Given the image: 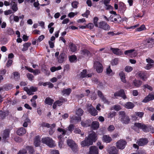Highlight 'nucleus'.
<instances>
[{"label":"nucleus","instance_id":"1","mask_svg":"<svg viewBox=\"0 0 154 154\" xmlns=\"http://www.w3.org/2000/svg\"><path fill=\"white\" fill-rule=\"evenodd\" d=\"M119 118L120 121L123 124H127L130 122L129 117L126 115L124 111H120L119 112Z\"/></svg>","mask_w":154,"mask_h":154},{"label":"nucleus","instance_id":"2","mask_svg":"<svg viewBox=\"0 0 154 154\" xmlns=\"http://www.w3.org/2000/svg\"><path fill=\"white\" fill-rule=\"evenodd\" d=\"M42 143L45 144L50 147L54 146V142L52 138L49 137H45L42 138L41 140Z\"/></svg>","mask_w":154,"mask_h":154},{"label":"nucleus","instance_id":"3","mask_svg":"<svg viewBox=\"0 0 154 154\" xmlns=\"http://www.w3.org/2000/svg\"><path fill=\"white\" fill-rule=\"evenodd\" d=\"M134 125L138 128L141 129L143 131L145 132L151 131L152 128V127L149 125H146L143 123H135L134 124Z\"/></svg>","mask_w":154,"mask_h":154},{"label":"nucleus","instance_id":"4","mask_svg":"<svg viewBox=\"0 0 154 154\" xmlns=\"http://www.w3.org/2000/svg\"><path fill=\"white\" fill-rule=\"evenodd\" d=\"M124 54L131 57H135L137 54V51L134 49L126 50L124 52Z\"/></svg>","mask_w":154,"mask_h":154},{"label":"nucleus","instance_id":"5","mask_svg":"<svg viewBox=\"0 0 154 154\" xmlns=\"http://www.w3.org/2000/svg\"><path fill=\"white\" fill-rule=\"evenodd\" d=\"M144 45L146 48H152L154 46V38H149L146 39Z\"/></svg>","mask_w":154,"mask_h":154},{"label":"nucleus","instance_id":"6","mask_svg":"<svg viewBox=\"0 0 154 154\" xmlns=\"http://www.w3.org/2000/svg\"><path fill=\"white\" fill-rule=\"evenodd\" d=\"M87 71L86 69L83 70L82 71L77 75L78 78H83L85 77L89 78L92 76V74H87Z\"/></svg>","mask_w":154,"mask_h":154},{"label":"nucleus","instance_id":"7","mask_svg":"<svg viewBox=\"0 0 154 154\" xmlns=\"http://www.w3.org/2000/svg\"><path fill=\"white\" fill-rule=\"evenodd\" d=\"M127 143L126 141L123 140H120L118 141L116 143L117 147L120 149H123Z\"/></svg>","mask_w":154,"mask_h":154},{"label":"nucleus","instance_id":"8","mask_svg":"<svg viewBox=\"0 0 154 154\" xmlns=\"http://www.w3.org/2000/svg\"><path fill=\"white\" fill-rule=\"evenodd\" d=\"M98 27L106 31H108L110 29L109 26L107 23L104 21L99 22Z\"/></svg>","mask_w":154,"mask_h":154},{"label":"nucleus","instance_id":"9","mask_svg":"<svg viewBox=\"0 0 154 154\" xmlns=\"http://www.w3.org/2000/svg\"><path fill=\"white\" fill-rule=\"evenodd\" d=\"M93 144L92 141L87 137H86L84 140L82 141L81 144L82 146H89Z\"/></svg>","mask_w":154,"mask_h":154},{"label":"nucleus","instance_id":"10","mask_svg":"<svg viewBox=\"0 0 154 154\" xmlns=\"http://www.w3.org/2000/svg\"><path fill=\"white\" fill-rule=\"evenodd\" d=\"M87 109L89 112L93 116H95L97 114V111L91 104L87 105Z\"/></svg>","mask_w":154,"mask_h":154},{"label":"nucleus","instance_id":"11","mask_svg":"<svg viewBox=\"0 0 154 154\" xmlns=\"http://www.w3.org/2000/svg\"><path fill=\"white\" fill-rule=\"evenodd\" d=\"M57 130L58 132L57 138L59 139H61L66 134L67 132L66 130L60 128H58Z\"/></svg>","mask_w":154,"mask_h":154},{"label":"nucleus","instance_id":"12","mask_svg":"<svg viewBox=\"0 0 154 154\" xmlns=\"http://www.w3.org/2000/svg\"><path fill=\"white\" fill-rule=\"evenodd\" d=\"M114 96L115 97H121L124 99L126 98V96L125 95V93L123 89H121L120 91L116 92L114 94Z\"/></svg>","mask_w":154,"mask_h":154},{"label":"nucleus","instance_id":"13","mask_svg":"<svg viewBox=\"0 0 154 154\" xmlns=\"http://www.w3.org/2000/svg\"><path fill=\"white\" fill-rule=\"evenodd\" d=\"M107 151L109 154H118V150L114 146H109L107 149Z\"/></svg>","mask_w":154,"mask_h":154},{"label":"nucleus","instance_id":"14","mask_svg":"<svg viewBox=\"0 0 154 154\" xmlns=\"http://www.w3.org/2000/svg\"><path fill=\"white\" fill-rule=\"evenodd\" d=\"M94 66L96 71L98 73L101 72L103 70L102 65L99 62H96L94 63Z\"/></svg>","mask_w":154,"mask_h":154},{"label":"nucleus","instance_id":"15","mask_svg":"<svg viewBox=\"0 0 154 154\" xmlns=\"http://www.w3.org/2000/svg\"><path fill=\"white\" fill-rule=\"evenodd\" d=\"M87 137L89 140H91L92 143L93 142H95L97 139V134L94 131L92 132Z\"/></svg>","mask_w":154,"mask_h":154},{"label":"nucleus","instance_id":"16","mask_svg":"<svg viewBox=\"0 0 154 154\" xmlns=\"http://www.w3.org/2000/svg\"><path fill=\"white\" fill-rule=\"evenodd\" d=\"M148 140L147 138H141L139 139L137 142V144L139 146H144L147 144Z\"/></svg>","mask_w":154,"mask_h":154},{"label":"nucleus","instance_id":"17","mask_svg":"<svg viewBox=\"0 0 154 154\" xmlns=\"http://www.w3.org/2000/svg\"><path fill=\"white\" fill-rule=\"evenodd\" d=\"M153 99H154V94H149L143 100L142 102L146 103Z\"/></svg>","mask_w":154,"mask_h":154},{"label":"nucleus","instance_id":"18","mask_svg":"<svg viewBox=\"0 0 154 154\" xmlns=\"http://www.w3.org/2000/svg\"><path fill=\"white\" fill-rule=\"evenodd\" d=\"M67 144L68 145L72 148L74 149L76 147V144L72 140L69 139L67 140Z\"/></svg>","mask_w":154,"mask_h":154},{"label":"nucleus","instance_id":"19","mask_svg":"<svg viewBox=\"0 0 154 154\" xmlns=\"http://www.w3.org/2000/svg\"><path fill=\"white\" fill-rule=\"evenodd\" d=\"M90 154H98V149L95 146H91L90 148Z\"/></svg>","mask_w":154,"mask_h":154},{"label":"nucleus","instance_id":"20","mask_svg":"<svg viewBox=\"0 0 154 154\" xmlns=\"http://www.w3.org/2000/svg\"><path fill=\"white\" fill-rule=\"evenodd\" d=\"M9 131L8 130H5L2 135V140L5 141L9 137Z\"/></svg>","mask_w":154,"mask_h":154},{"label":"nucleus","instance_id":"21","mask_svg":"<svg viewBox=\"0 0 154 154\" xmlns=\"http://www.w3.org/2000/svg\"><path fill=\"white\" fill-rule=\"evenodd\" d=\"M70 122L72 123H75L80 121L81 119L80 116L77 117L74 115H72L70 116Z\"/></svg>","mask_w":154,"mask_h":154},{"label":"nucleus","instance_id":"22","mask_svg":"<svg viewBox=\"0 0 154 154\" xmlns=\"http://www.w3.org/2000/svg\"><path fill=\"white\" fill-rule=\"evenodd\" d=\"M72 89L70 88H68L67 89L64 88L62 91L61 93L63 95H65L67 96H69V95L72 91Z\"/></svg>","mask_w":154,"mask_h":154},{"label":"nucleus","instance_id":"23","mask_svg":"<svg viewBox=\"0 0 154 154\" xmlns=\"http://www.w3.org/2000/svg\"><path fill=\"white\" fill-rule=\"evenodd\" d=\"M110 50L112 51L114 54L116 55H121L122 54V52L118 48H113L111 47L110 48Z\"/></svg>","mask_w":154,"mask_h":154},{"label":"nucleus","instance_id":"24","mask_svg":"<svg viewBox=\"0 0 154 154\" xmlns=\"http://www.w3.org/2000/svg\"><path fill=\"white\" fill-rule=\"evenodd\" d=\"M26 133V130L25 128L21 127L17 130V134L20 136H22Z\"/></svg>","mask_w":154,"mask_h":154},{"label":"nucleus","instance_id":"25","mask_svg":"<svg viewBox=\"0 0 154 154\" xmlns=\"http://www.w3.org/2000/svg\"><path fill=\"white\" fill-rule=\"evenodd\" d=\"M102 139L103 142L106 143H109L112 141L111 138L106 135H103Z\"/></svg>","mask_w":154,"mask_h":154},{"label":"nucleus","instance_id":"26","mask_svg":"<svg viewBox=\"0 0 154 154\" xmlns=\"http://www.w3.org/2000/svg\"><path fill=\"white\" fill-rule=\"evenodd\" d=\"M11 8L14 11V12L17 11L18 10V8L17 4L15 2H11Z\"/></svg>","mask_w":154,"mask_h":154},{"label":"nucleus","instance_id":"27","mask_svg":"<svg viewBox=\"0 0 154 154\" xmlns=\"http://www.w3.org/2000/svg\"><path fill=\"white\" fill-rule=\"evenodd\" d=\"M40 142V138L39 136H36L34 139V144L36 147L39 146Z\"/></svg>","mask_w":154,"mask_h":154},{"label":"nucleus","instance_id":"28","mask_svg":"<svg viewBox=\"0 0 154 154\" xmlns=\"http://www.w3.org/2000/svg\"><path fill=\"white\" fill-rule=\"evenodd\" d=\"M54 101V100L49 97H47L45 100V104L49 105H51Z\"/></svg>","mask_w":154,"mask_h":154},{"label":"nucleus","instance_id":"29","mask_svg":"<svg viewBox=\"0 0 154 154\" xmlns=\"http://www.w3.org/2000/svg\"><path fill=\"white\" fill-rule=\"evenodd\" d=\"M91 122V120H89L84 121H82L81 122V124L82 126L87 127L90 125Z\"/></svg>","mask_w":154,"mask_h":154},{"label":"nucleus","instance_id":"30","mask_svg":"<svg viewBox=\"0 0 154 154\" xmlns=\"http://www.w3.org/2000/svg\"><path fill=\"white\" fill-rule=\"evenodd\" d=\"M65 54L64 53L60 54L58 57L57 58L58 62L60 63H62L64 60Z\"/></svg>","mask_w":154,"mask_h":154},{"label":"nucleus","instance_id":"31","mask_svg":"<svg viewBox=\"0 0 154 154\" xmlns=\"http://www.w3.org/2000/svg\"><path fill=\"white\" fill-rule=\"evenodd\" d=\"M139 77L143 80L145 81L146 79V73L142 71L138 73Z\"/></svg>","mask_w":154,"mask_h":154},{"label":"nucleus","instance_id":"32","mask_svg":"<svg viewBox=\"0 0 154 154\" xmlns=\"http://www.w3.org/2000/svg\"><path fill=\"white\" fill-rule=\"evenodd\" d=\"M134 104L131 102H128L125 105V107L128 109H132L134 107Z\"/></svg>","mask_w":154,"mask_h":154},{"label":"nucleus","instance_id":"33","mask_svg":"<svg viewBox=\"0 0 154 154\" xmlns=\"http://www.w3.org/2000/svg\"><path fill=\"white\" fill-rule=\"evenodd\" d=\"M119 75L122 81L124 83L126 82L125 79V75L123 72H121L119 73Z\"/></svg>","mask_w":154,"mask_h":154},{"label":"nucleus","instance_id":"34","mask_svg":"<svg viewBox=\"0 0 154 154\" xmlns=\"http://www.w3.org/2000/svg\"><path fill=\"white\" fill-rule=\"evenodd\" d=\"M133 82L134 86L137 87H139L142 84V82L138 80H135Z\"/></svg>","mask_w":154,"mask_h":154},{"label":"nucleus","instance_id":"35","mask_svg":"<svg viewBox=\"0 0 154 154\" xmlns=\"http://www.w3.org/2000/svg\"><path fill=\"white\" fill-rule=\"evenodd\" d=\"M31 45V43L29 42L26 43L23 45V48L22 49L23 51H25L28 49V47Z\"/></svg>","mask_w":154,"mask_h":154},{"label":"nucleus","instance_id":"36","mask_svg":"<svg viewBox=\"0 0 154 154\" xmlns=\"http://www.w3.org/2000/svg\"><path fill=\"white\" fill-rule=\"evenodd\" d=\"M69 47L71 51L72 52H75L77 50V47L76 45L73 43H70L69 45Z\"/></svg>","mask_w":154,"mask_h":154},{"label":"nucleus","instance_id":"37","mask_svg":"<svg viewBox=\"0 0 154 154\" xmlns=\"http://www.w3.org/2000/svg\"><path fill=\"white\" fill-rule=\"evenodd\" d=\"M91 125L94 129H97L99 127V124L97 122L94 121L92 122Z\"/></svg>","mask_w":154,"mask_h":154},{"label":"nucleus","instance_id":"38","mask_svg":"<svg viewBox=\"0 0 154 154\" xmlns=\"http://www.w3.org/2000/svg\"><path fill=\"white\" fill-rule=\"evenodd\" d=\"M116 16L115 15H111L110 17L108 18V20L112 22H116L117 21V19L116 18Z\"/></svg>","mask_w":154,"mask_h":154},{"label":"nucleus","instance_id":"39","mask_svg":"<svg viewBox=\"0 0 154 154\" xmlns=\"http://www.w3.org/2000/svg\"><path fill=\"white\" fill-rule=\"evenodd\" d=\"M74 132L75 134H81L82 136H83L84 133H81V130L78 128H75L74 129Z\"/></svg>","mask_w":154,"mask_h":154},{"label":"nucleus","instance_id":"40","mask_svg":"<svg viewBox=\"0 0 154 154\" xmlns=\"http://www.w3.org/2000/svg\"><path fill=\"white\" fill-rule=\"evenodd\" d=\"M62 67L60 66L57 67L53 66L51 68L50 70L52 72H54L56 70H60L62 69Z\"/></svg>","mask_w":154,"mask_h":154},{"label":"nucleus","instance_id":"41","mask_svg":"<svg viewBox=\"0 0 154 154\" xmlns=\"http://www.w3.org/2000/svg\"><path fill=\"white\" fill-rule=\"evenodd\" d=\"M83 112L84 111L82 109L79 108L76 111V114L78 116L80 117L82 115Z\"/></svg>","mask_w":154,"mask_h":154},{"label":"nucleus","instance_id":"42","mask_svg":"<svg viewBox=\"0 0 154 154\" xmlns=\"http://www.w3.org/2000/svg\"><path fill=\"white\" fill-rule=\"evenodd\" d=\"M81 54L82 55L88 56L89 53V51L86 49H83L81 51Z\"/></svg>","mask_w":154,"mask_h":154},{"label":"nucleus","instance_id":"43","mask_svg":"<svg viewBox=\"0 0 154 154\" xmlns=\"http://www.w3.org/2000/svg\"><path fill=\"white\" fill-rule=\"evenodd\" d=\"M30 122V120L28 118H27L24 120V122L23 124V126L25 127H26L28 126V124Z\"/></svg>","mask_w":154,"mask_h":154},{"label":"nucleus","instance_id":"44","mask_svg":"<svg viewBox=\"0 0 154 154\" xmlns=\"http://www.w3.org/2000/svg\"><path fill=\"white\" fill-rule=\"evenodd\" d=\"M79 4V2L77 1H74L72 2L71 3L72 7L74 8H76L78 7V5Z\"/></svg>","mask_w":154,"mask_h":154},{"label":"nucleus","instance_id":"45","mask_svg":"<svg viewBox=\"0 0 154 154\" xmlns=\"http://www.w3.org/2000/svg\"><path fill=\"white\" fill-rule=\"evenodd\" d=\"M6 114L5 112L2 111H0V119H3L6 116Z\"/></svg>","mask_w":154,"mask_h":154},{"label":"nucleus","instance_id":"46","mask_svg":"<svg viewBox=\"0 0 154 154\" xmlns=\"http://www.w3.org/2000/svg\"><path fill=\"white\" fill-rule=\"evenodd\" d=\"M98 20V17H95L94 18L93 20V23L95 25V26L96 27H97L98 26V24H97V21Z\"/></svg>","mask_w":154,"mask_h":154},{"label":"nucleus","instance_id":"47","mask_svg":"<svg viewBox=\"0 0 154 154\" xmlns=\"http://www.w3.org/2000/svg\"><path fill=\"white\" fill-rule=\"evenodd\" d=\"M102 101L104 103L109 104V102L106 99V98L104 96V97L101 98Z\"/></svg>","mask_w":154,"mask_h":154},{"label":"nucleus","instance_id":"48","mask_svg":"<svg viewBox=\"0 0 154 154\" xmlns=\"http://www.w3.org/2000/svg\"><path fill=\"white\" fill-rule=\"evenodd\" d=\"M135 115L136 116L141 118L144 115V113L142 112H135Z\"/></svg>","mask_w":154,"mask_h":154},{"label":"nucleus","instance_id":"49","mask_svg":"<svg viewBox=\"0 0 154 154\" xmlns=\"http://www.w3.org/2000/svg\"><path fill=\"white\" fill-rule=\"evenodd\" d=\"M76 59V57L75 55H72L69 57V60L71 62H74Z\"/></svg>","mask_w":154,"mask_h":154},{"label":"nucleus","instance_id":"50","mask_svg":"<svg viewBox=\"0 0 154 154\" xmlns=\"http://www.w3.org/2000/svg\"><path fill=\"white\" fill-rule=\"evenodd\" d=\"M132 69V67L130 66H126L125 68V71L127 72H129L131 71Z\"/></svg>","mask_w":154,"mask_h":154},{"label":"nucleus","instance_id":"51","mask_svg":"<svg viewBox=\"0 0 154 154\" xmlns=\"http://www.w3.org/2000/svg\"><path fill=\"white\" fill-rule=\"evenodd\" d=\"M150 0H144L143 1V5L146 7L148 6L150 3Z\"/></svg>","mask_w":154,"mask_h":154},{"label":"nucleus","instance_id":"52","mask_svg":"<svg viewBox=\"0 0 154 154\" xmlns=\"http://www.w3.org/2000/svg\"><path fill=\"white\" fill-rule=\"evenodd\" d=\"M116 113L115 112H110L108 114V117L109 118H112L116 116Z\"/></svg>","mask_w":154,"mask_h":154},{"label":"nucleus","instance_id":"53","mask_svg":"<svg viewBox=\"0 0 154 154\" xmlns=\"http://www.w3.org/2000/svg\"><path fill=\"white\" fill-rule=\"evenodd\" d=\"M152 64L148 63L144 68L146 69L149 70L152 67Z\"/></svg>","mask_w":154,"mask_h":154},{"label":"nucleus","instance_id":"54","mask_svg":"<svg viewBox=\"0 0 154 154\" xmlns=\"http://www.w3.org/2000/svg\"><path fill=\"white\" fill-rule=\"evenodd\" d=\"M27 76L28 79L30 80H32L34 78V76L31 74L28 73L27 74Z\"/></svg>","mask_w":154,"mask_h":154},{"label":"nucleus","instance_id":"55","mask_svg":"<svg viewBox=\"0 0 154 154\" xmlns=\"http://www.w3.org/2000/svg\"><path fill=\"white\" fill-rule=\"evenodd\" d=\"M26 148L29 151V152L31 154H32L33 153L34 150L33 147L31 146H27Z\"/></svg>","mask_w":154,"mask_h":154},{"label":"nucleus","instance_id":"56","mask_svg":"<svg viewBox=\"0 0 154 154\" xmlns=\"http://www.w3.org/2000/svg\"><path fill=\"white\" fill-rule=\"evenodd\" d=\"M118 63V59L117 58H115L113 60L112 62V65H116Z\"/></svg>","mask_w":154,"mask_h":154},{"label":"nucleus","instance_id":"57","mask_svg":"<svg viewBox=\"0 0 154 154\" xmlns=\"http://www.w3.org/2000/svg\"><path fill=\"white\" fill-rule=\"evenodd\" d=\"M90 14V11L88 10H87L86 12L85 13L82 14V15L83 17L88 18V16Z\"/></svg>","mask_w":154,"mask_h":154},{"label":"nucleus","instance_id":"58","mask_svg":"<svg viewBox=\"0 0 154 154\" xmlns=\"http://www.w3.org/2000/svg\"><path fill=\"white\" fill-rule=\"evenodd\" d=\"M97 94L98 96L100 97V99L104 97V96L103 95L102 93L100 91H98Z\"/></svg>","mask_w":154,"mask_h":154},{"label":"nucleus","instance_id":"59","mask_svg":"<svg viewBox=\"0 0 154 154\" xmlns=\"http://www.w3.org/2000/svg\"><path fill=\"white\" fill-rule=\"evenodd\" d=\"M14 77L16 79L19 78L20 77V73L18 72H15L13 73Z\"/></svg>","mask_w":154,"mask_h":154},{"label":"nucleus","instance_id":"60","mask_svg":"<svg viewBox=\"0 0 154 154\" xmlns=\"http://www.w3.org/2000/svg\"><path fill=\"white\" fill-rule=\"evenodd\" d=\"M145 28V26L144 25H141L140 27L136 29L138 31H140L144 30Z\"/></svg>","mask_w":154,"mask_h":154},{"label":"nucleus","instance_id":"61","mask_svg":"<svg viewBox=\"0 0 154 154\" xmlns=\"http://www.w3.org/2000/svg\"><path fill=\"white\" fill-rule=\"evenodd\" d=\"M14 20L16 22H18L19 20V18L17 16L13 15Z\"/></svg>","mask_w":154,"mask_h":154},{"label":"nucleus","instance_id":"62","mask_svg":"<svg viewBox=\"0 0 154 154\" xmlns=\"http://www.w3.org/2000/svg\"><path fill=\"white\" fill-rule=\"evenodd\" d=\"M42 125L43 127H45L48 128H49L51 127L50 124L45 122H43L42 124Z\"/></svg>","mask_w":154,"mask_h":154},{"label":"nucleus","instance_id":"63","mask_svg":"<svg viewBox=\"0 0 154 154\" xmlns=\"http://www.w3.org/2000/svg\"><path fill=\"white\" fill-rule=\"evenodd\" d=\"M12 62L13 61L12 60L10 59L8 60L6 64V66L8 67H9L12 64Z\"/></svg>","mask_w":154,"mask_h":154},{"label":"nucleus","instance_id":"64","mask_svg":"<svg viewBox=\"0 0 154 154\" xmlns=\"http://www.w3.org/2000/svg\"><path fill=\"white\" fill-rule=\"evenodd\" d=\"M27 152L26 149H23L19 151L17 154H26Z\"/></svg>","mask_w":154,"mask_h":154}]
</instances>
